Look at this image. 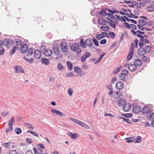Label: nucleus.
<instances>
[{
	"instance_id": "obj_1",
	"label": "nucleus",
	"mask_w": 154,
	"mask_h": 154,
	"mask_svg": "<svg viewBox=\"0 0 154 154\" xmlns=\"http://www.w3.org/2000/svg\"><path fill=\"white\" fill-rule=\"evenodd\" d=\"M80 46L83 49L86 48V45L89 47L90 48H94V46L93 44V42L91 38H89L87 39L84 41L83 38H82L80 41Z\"/></svg>"
},
{
	"instance_id": "obj_2",
	"label": "nucleus",
	"mask_w": 154,
	"mask_h": 154,
	"mask_svg": "<svg viewBox=\"0 0 154 154\" xmlns=\"http://www.w3.org/2000/svg\"><path fill=\"white\" fill-rule=\"evenodd\" d=\"M71 48L72 51L75 52L77 54H79L82 51V49L79 48V45L77 43H75L71 45Z\"/></svg>"
},
{
	"instance_id": "obj_3",
	"label": "nucleus",
	"mask_w": 154,
	"mask_h": 154,
	"mask_svg": "<svg viewBox=\"0 0 154 154\" xmlns=\"http://www.w3.org/2000/svg\"><path fill=\"white\" fill-rule=\"evenodd\" d=\"M69 119L79 125L85 128V129H90V127L88 125L80 121L72 118H69Z\"/></svg>"
},
{
	"instance_id": "obj_4",
	"label": "nucleus",
	"mask_w": 154,
	"mask_h": 154,
	"mask_svg": "<svg viewBox=\"0 0 154 154\" xmlns=\"http://www.w3.org/2000/svg\"><path fill=\"white\" fill-rule=\"evenodd\" d=\"M42 53L47 57H50L52 53V50L50 49H46L44 46H42L41 47Z\"/></svg>"
},
{
	"instance_id": "obj_5",
	"label": "nucleus",
	"mask_w": 154,
	"mask_h": 154,
	"mask_svg": "<svg viewBox=\"0 0 154 154\" xmlns=\"http://www.w3.org/2000/svg\"><path fill=\"white\" fill-rule=\"evenodd\" d=\"M60 47L61 51L66 53L68 51V47L67 43L65 42H62L60 44Z\"/></svg>"
},
{
	"instance_id": "obj_6",
	"label": "nucleus",
	"mask_w": 154,
	"mask_h": 154,
	"mask_svg": "<svg viewBox=\"0 0 154 154\" xmlns=\"http://www.w3.org/2000/svg\"><path fill=\"white\" fill-rule=\"evenodd\" d=\"M2 44L4 46H7L9 45L11 46H13V41L11 38H5L3 39L2 41Z\"/></svg>"
},
{
	"instance_id": "obj_7",
	"label": "nucleus",
	"mask_w": 154,
	"mask_h": 154,
	"mask_svg": "<svg viewBox=\"0 0 154 154\" xmlns=\"http://www.w3.org/2000/svg\"><path fill=\"white\" fill-rule=\"evenodd\" d=\"M143 114H151L152 111L150 108L148 106H144L141 111Z\"/></svg>"
},
{
	"instance_id": "obj_8",
	"label": "nucleus",
	"mask_w": 154,
	"mask_h": 154,
	"mask_svg": "<svg viewBox=\"0 0 154 154\" xmlns=\"http://www.w3.org/2000/svg\"><path fill=\"white\" fill-rule=\"evenodd\" d=\"M15 69V72L16 73H17L19 72H21L22 73H24V71L23 69V67L20 66H18L17 65L14 66Z\"/></svg>"
},
{
	"instance_id": "obj_9",
	"label": "nucleus",
	"mask_w": 154,
	"mask_h": 154,
	"mask_svg": "<svg viewBox=\"0 0 154 154\" xmlns=\"http://www.w3.org/2000/svg\"><path fill=\"white\" fill-rule=\"evenodd\" d=\"M51 112L52 113H56L61 116H66L65 114L57 109H51Z\"/></svg>"
},
{
	"instance_id": "obj_10",
	"label": "nucleus",
	"mask_w": 154,
	"mask_h": 154,
	"mask_svg": "<svg viewBox=\"0 0 154 154\" xmlns=\"http://www.w3.org/2000/svg\"><path fill=\"white\" fill-rule=\"evenodd\" d=\"M109 22L107 20L102 18H99L98 20V23L100 25H104L106 23H109Z\"/></svg>"
},
{
	"instance_id": "obj_11",
	"label": "nucleus",
	"mask_w": 154,
	"mask_h": 154,
	"mask_svg": "<svg viewBox=\"0 0 154 154\" xmlns=\"http://www.w3.org/2000/svg\"><path fill=\"white\" fill-rule=\"evenodd\" d=\"M131 105L128 103H124L123 106V109L125 112L129 111L131 108Z\"/></svg>"
},
{
	"instance_id": "obj_12",
	"label": "nucleus",
	"mask_w": 154,
	"mask_h": 154,
	"mask_svg": "<svg viewBox=\"0 0 154 154\" xmlns=\"http://www.w3.org/2000/svg\"><path fill=\"white\" fill-rule=\"evenodd\" d=\"M15 42L17 45V50H20V46H22V42L21 40L19 38H17L15 39Z\"/></svg>"
},
{
	"instance_id": "obj_13",
	"label": "nucleus",
	"mask_w": 154,
	"mask_h": 154,
	"mask_svg": "<svg viewBox=\"0 0 154 154\" xmlns=\"http://www.w3.org/2000/svg\"><path fill=\"white\" fill-rule=\"evenodd\" d=\"M116 89L121 90L124 88V84L121 81L117 82L116 84Z\"/></svg>"
},
{
	"instance_id": "obj_14",
	"label": "nucleus",
	"mask_w": 154,
	"mask_h": 154,
	"mask_svg": "<svg viewBox=\"0 0 154 154\" xmlns=\"http://www.w3.org/2000/svg\"><path fill=\"white\" fill-rule=\"evenodd\" d=\"M41 53L40 51L37 50L35 51L34 52V56L36 59H40L41 57Z\"/></svg>"
},
{
	"instance_id": "obj_15",
	"label": "nucleus",
	"mask_w": 154,
	"mask_h": 154,
	"mask_svg": "<svg viewBox=\"0 0 154 154\" xmlns=\"http://www.w3.org/2000/svg\"><path fill=\"white\" fill-rule=\"evenodd\" d=\"M141 110V107L140 106L136 105L133 108V111L134 113H137Z\"/></svg>"
},
{
	"instance_id": "obj_16",
	"label": "nucleus",
	"mask_w": 154,
	"mask_h": 154,
	"mask_svg": "<svg viewBox=\"0 0 154 154\" xmlns=\"http://www.w3.org/2000/svg\"><path fill=\"white\" fill-rule=\"evenodd\" d=\"M90 56V54L89 52H87L83 54L81 58L82 61L84 62L86 58L89 57Z\"/></svg>"
},
{
	"instance_id": "obj_17",
	"label": "nucleus",
	"mask_w": 154,
	"mask_h": 154,
	"mask_svg": "<svg viewBox=\"0 0 154 154\" xmlns=\"http://www.w3.org/2000/svg\"><path fill=\"white\" fill-rule=\"evenodd\" d=\"M127 65H128V69L130 71H134L137 69V67L136 65L134 64H131L129 65V63L127 64Z\"/></svg>"
},
{
	"instance_id": "obj_18",
	"label": "nucleus",
	"mask_w": 154,
	"mask_h": 154,
	"mask_svg": "<svg viewBox=\"0 0 154 154\" xmlns=\"http://www.w3.org/2000/svg\"><path fill=\"white\" fill-rule=\"evenodd\" d=\"M137 53L139 55L141 56L144 55L146 52L144 48H140L138 49Z\"/></svg>"
},
{
	"instance_id": "obj_19",
	"label": "nucleus",
	"mask_w": 154,
	"mask_h": 154,
	"mask_svg": "<svg viewBox=\"0 0 154 154\" xmlns=\"http://www.w3.org/2000/svg\"><path fill=\"white\" fill-rule=\"evenodd\" d=\"M28 46L26 44H24L21 48L20 49L23 53H25L28 50Z\"/></svg>"
},
{
	"instance_id": "obj_20",
	"label": "nucleus",
	"mask_w": 154,
	"mask_h": 154,
	"mask_svg": "<svg viewBox=\"0 0 154 154\" xmlns=\"http://www.w3.org/2000/svg\"><path fill=\"white\" fill-rule=\"evenodd\" d=\"M67 134L69 136L71 137L72 139H75L78 138L77 136H78V134L77 133L73 134L71 132H68Z\"/></svg>"
},
{
	"instance_id": "obj_21",
	"label": "nucleus",
	"mask_w": 154,
	"mask_h": 154,
	"mask_svg": "<svg viewBox=\"0 0 154 154\" xmlns=\"http://www.w3.org/2000/svg\"><path fill=\"white\" fill-rule=\"evenodd\" d=\"M53 50L54 51V53L56 55H57L60 53V50L58 48L57 45H56L54 46L53 47Z\"/></svg>"
},
{
	"instance_id": "obj_22",
	"label": "nucleus",
	"mask_w": 154,
	"mask_h": 154,
	"mask_svg": "<svg viewBox=\"0 0 154 154\" xmlns=\"http://www.w3.org/2000/svg\"><path fill=\"white\" fill-rule=\"evenodd\" d=\"M134 64L136 66H141L143 63L142 62L140 59H136L134 61Z\"/></svg>"
},
{
	"instance_id": "obj_23",
	"label": "nucleus",
	"mask_w": 154,
	"mask_h": 154,
	"mask_svg": "<svg viewBox=\"0 0 154 154\" xmlns=\"http://www.w3.org/2000/svg\"><path fill=\"white\" fill-rule=\"evenodd\" d=\"M42 63L45 65H48L50 63L49 60L45 58H42L41 60Z\"/></svg>"
},
{
	"instance_id": "obj_24",
	"label": "nucleus",
	"mask_w": 154,
	"mask_h": 154,
	"mask_svg": "<svg viewBox=\"0 0 154 154\" xmlns=\"http://www.w3.org/2000/svg\"><path fill=\"white\" fill-rule=\"evenodd\" d=\"M138 24L141 26H145L146 24V20L143 19H140L138 20Z\"/></svg>"
},
{
	"instance_id": "obj_25",
	"label": "nucleus",
	"mask_w": 154,
	"mask_h": 154,
	"mask_svg": "<svg viewBox=\"0 0 154 154\" xmlns=\"http://www.w3.org/2000/svg\"><path fill=\"white\" fill-rule=\"evenodd\" d=\"M125 99L122 98L120 99L118 101V104L119 106H122L124 103L125 102Z\"/></svg>"
},
{
	"instance_id": "obj_26",
	"label": "nucleus",
	"mask_w": 154,
	"mask_h": 154,
	"mask_svg": "<svg viewBox=\"0 0 154 154\" xmlns=\"http://www.w3.org/2000/svg\"><path fill=\"white\" fill-rule=\"evenodd\" d=\"M105 53H104L100 54L98 59V60H97L94 63V64H96L97 63H99L100 61L103 57L105 55Z\"/></svg>"
},
{
	"instance_id": "obj_27",
	"label": "nucleus",
	"mask_w": 154,
	"mask_h": 154,
	"mask_svg": "<svg viewBox=\"0 0 154 154\" xmlns=\"http://www.w3.org/2000/svg\"><path fill=\"white\" fill-rule=\"evenodd\" d=\"M74 70L77 73H79L82 72V69L79 66H76L74 67Z\"/></svg>"
},
{
	"instance_id": "obj_28",
	"label": "nucleus",
	"mask_w": 154,
	"mask_h": 154,
	"mask_svg": "<svg viewBox=\"0 0 154 154\" xmlns=\"http://www.w3.org/2000/svg\"><path fill=\"white\" fill-rule=\"evenodd\" d=\"M146 53H148L150 52L151 50V48L150 45H148L145 47L144 48Z\"/></svg>"
},
{
	"instance_id": "obj_29",
	"label": "nucleus",
	"mask_w": 154,
	"mask_h": 154,
	"mask_svg": "<svg viewBox=\"0 0 154 154\" xmlns=\"http://www.w3.org/2000/svg\"><path fill=\"white\" fill-rule=\"evenodd\" d=\"M133 53L129 52V53L127 57V60H129L133 57Z\"/></svg>"
},
{
	"instance_id": "obj_30",
	"label": "nucleus",
	"mask_w": 154,
	"mask_h": 154,
	"mask_svg": "<svg viewBox=\"0 0 154 154\" xmlns=\"http://www.w3.org/2000/svg\"><path fill=\"white\" fill-rule=\"evenodd\" d=\"M23 59L29 63H32L33 61V59L32 58L29 59L25 57H24Z\"/></svg>"
},
{
	"instance_id": "obj_31",
	"label": "nucleus",
	"mask_w": 154,
	"mask_h": 154,
	"mask_svg": "<svg viewBox=\"0 0 154 154\" xmlns=\"http://www.w3.org/2000/svg\"><path fill=\"white\" fill-rule=\"evenodd\" d=\"M131 5H128V6L129 7L134 8L135 5H138V3L135 1H132L131 4Z\"/></svg>"
},
{
	"instance_id": "obj_32",
	"label": "nucleus",
	"mask_w": 154,
	"mask_h": 154,
	"mask_svg": "<svg viewBox=\"0 0 154 154\" xmlns=\"http://www.w3.org/2000/svg\"><path fill=\"white\" fill-rule=\"evenodd\" d=\"M100 28L105 32H108L109 31V26H102Z\"/></svg>"
},
{
	"instance_id": "obj_33",
	"label": "nucleus",
	"mask_w": 154,
	"mask_h": 154,
	"mask_svg": "<svg viewBox=\"0 0 154 154\" xmlns=\"http://www.w3.org/2000/svg\"><path fill=\"white\" fill-rule=\"evenodd\" d=\"M126 75L123 74V73H120L119 75V79L120 80L123 81H125L126 80V78L125 76Z\"/></svg>"
},
{
	"instance_id": "obj_34",
	"label": "nucleus",
	"mask_w": 154,
	"mask_h": 154,
	"mask_svg": "<svg viewBox=\"0 0 154 154\" xmlns=\"http://www.w3.org/2000/svg\"><path fill=\"white\" fill-rule=\"evenodd\" d=\"M68 67L69 70H71L72 69L73 65L70 62L68 61L66 62Z\"/></svg>"
},
{
	"instance_id": "obj_35",
	"label": "nucleus",
	"mask_w": 154,
	"mask_h": 154,
	"mask_svg": "<svg viewBox=\"0 0 154 154\" xmlns=\"http://www.w3.org/2000/svg\"><path fill=\"white\" fill-rule=\"evenodd\" d=\"M154 8L151 5L148 6L146 8V10L149 12H151L152 11Z\"/></svg>"
},
{
	"instance_id": "obj_36",
	"label": "nucleus",
	"mask_w": 154,
	"mask_h": 154,
	"mask_svg": "<svg viewBox=\"0 0 154 154\" xmlns=\"http://www.w3.org/2000/svg\"><path fill=\"white\" fill-rule=\"evenodd\" d=\"M142 137L139 136L137 137L136 138V140L135 143H140L142 141Z\"/></svg>"
},
{
	"instance_id": "obj_37",
	"label": "nucleus",
	"mask_w": 154,
	"mask_h": 154,
	"mask_svg": "<svg viewBox=\"0 0 154 154\" xmlns=\"http://www.w3.org/2000/svg\"><path fill=\"white\" fill-rule=\"evenodd\" d=\"M133 115L132 113H125L123 114L122 115V116H124L126 118H129L132 116Z\"/></svg>"
},
{
	"instance_id": "obj_38",
	"label": "nucleus",
	"mask_w": 154,
	"mask_h": 154,
	"mask_svg": "<svg viewBox=\"0 0 154 154\" xmlns=\"http://www.w3.org/2000/svg\"><path fill=\"white\" fill-rule=\"evenodd\" d=\"M15 132L17 134H20L22 132V130L21 129L19 128H17L15 129Z\"/></svg>"
},
{
	"instance_id": "obj_39",
	"label": "nucleus",
	"mask_w": 154,
	"mask_h": 154,
	"mask_svg": "<svg viewBox=\"0 0 154 154\" xmlns=\"http://www.w3.org/2000/svg\"><path fill=\"white\" fill-rule=\"evenodd\" d=\"M96 38L98 40H100L103 38V37L102 36V34H98L96 35Z\"/></svg>"
},
{
	"instance_id": "obj_40",
	"label": "nucleus",
	"mask_w": 154,
	"mask_h": 154,
	"mask_svg": "<svg viewBox=\"0 0 154 154\" xmlns=\"http://www.w3.org/2000/svg\"><path fill=\"white\" fill-rule=\"evenodd\" d=\"M14 121V117H13L11 118L8 123V125L12 126L13 125V123Z\"/></svg>"
},
{
	"instance_id": "obj_41",
	"label": "nucleus",
	"mask_w": 154,
	"mask_h": 154,
	"mask_svg": "<svg viewBox=\"0 0 154 154\" xmlns=\"http://www.w3.org/2000/svg\"><path fill=\"white\" fill-rule=\"evenodd\" d=\"M134 12L136 15H138L140 13V11L137 9H134Z\"/></svg>"
},
{
	"instance_id": "obj_42",
	"label": "nucleus",
	"mask_w": 154,
	"mask_h": 154,
	"mask_svg": "<svg viewBox=\"0 0 154 154\" xmlns=\"http://www.w3.org/2000/svg\"><path fill=\"white\" fill-rule=\"evenodd\" d=\"M134 44L133 43H131V45L130 46V49L129 50V52H131L133 53L134 49Z\"/></svg>"
},
{
	"instance_id": "obj_43",
	"label": "nucleus",
	"mask_w": 154,
	"mask_h": 154,
	"mask_svg": "<svg viewBox=\"0 0 154 154\" xmlns=\"http://www.w3.org/2000/svg\"><path fill=\"white\" fill-rule=\"evenodd\" d=\"M122 72L121 73H123V74L126 75L128 73V71L126 69H124L122 71Z\"/></svg>"
},
{
	"instance_id": "obj_44",
	"label": "nucleus",
	"mask_w": 154,
	"mask_h": 154,
	"mask_svg": "<svg viewBox=\"0 0 154 154\" xmlns=\"http://www.w3.org/2000/svg\"><path fill=\"white\" fill-rule=\"evenodd\" d=\"M125 140H126V142L128 143H131L134 141V140L132 139V138H126L125 139Z\"/></svg>"
},
{
	"instance_id": "obj_45",
	"label": "nucleus",
	"mask_w": 154,
	"mask_h": 154,
	"mask_svg": "<svg viewBox=\"0 0 154 154\" xmlns=\"http://www.w3.org/2000/svg\"><path fill=\"white\" fill-rule=\"evenodd\" d=\"M57 68L59 70H61L63 69V66L61 63H59L57 66Z\"/></svg>"
},
{
	"instance_id": "obj_46",
	"label": "nucleus",
	"mask_w": 154,
	"mask_h": 154,
	"mask_svg": "<svg viewBox=\"0 0 154 154\" xmlns=\"http://www.w3.org/2000/svg\"><path fill=\"white\" fill-rule=\"evenodd\" d=\"M93 40L94 45L96 46L99 45V43L98 41L94 38H93Z\"/></svg>"
},
{
	"instance_id": "obj_47",
	"label": "nucleus",
	"mask_w": 154,
	"mask_h": 154,
	"mask_svg": "<svg viewBox=\"0 0 154 154\" xmlns=\"http://www.w3.org/2000/svg\"><path fill=\"white\" fill-rule=\"evenodd\" d=\"M74 74L72 72H71L69 73H67L66 76L67 77H72L74 76Z\"/></svg>"
},
{
	"instance_id": "obj_48",
	"label": "nucleus",
	"mask_w": 154,
	"mask_h": 154,
	"mask_svg": "<svg viewBox=\"0 0 154 154\" xmlns=\"http://www.w3.org/2000/svg\"><path fill=\"white\" fill-rule=\"evenodd\" d=\"M109 35L111 38H113L115 36V33L112 32H109Z\"/></svg>"
},
{
	"instance_id": "obj_49",
	"label": "nucleus",
	"mask_w": 154,
	"mask_h": 154,
	"mask_svg": "<svg viewBox=\"0 0 154 154\" xmlns=\"http://www.w3.org/2000/svg\"><path fill=\"white\" fill-rule=\"evenodd\" d=\"M137 26L140 30L143 31L145 30L144 27H143L144 26H141V25L138 24L137 25Z\"/></svg>"
},
{
	"instance_id": "obj_50",
	"label": "nucleus",
	"mask_w": 154,
	"mask_h": 154,
	"mask_svg": "<svg viewBox=\"0 0 154 154\" xmlns=\"http://www.w3.org/2000/svg\"><path fill=\"white\" fill-rule=\"evenodd\" d=\"M17 48L16 47H14L10 51V54L11 55L13 54L15 52L16 49Z\"/></svg>"
},
{
	"instance_id": "obj_51",
	"label": "nucleus",
	"mask_w": 154,
	"mask_h": 154,
	"mask_svg": "<svg viewBox=\"0 0 154 154\" xmlns=\"http://www.w3.org/2000/svg\"><path fill=\"white\" fill-rule=\"evenodd\" d=\"M109 24L112 28L113 29L115 28L116 25L113 22V23L110 22V23H109Z\"/></svg>"
},
{
	"instance_id": "obj_52",
	"label": "nucleus",
	"mask_w": 154,
	"mask_h": 154,
	"mask_svg": "<svg viewBox=\"0 0 154 154\" xmlns=\"http://www.w3.org/2000/svg\"><path fill=\"white\" fill-rule=\"evenodd\" d=\"M100 14L102 16H106L107 15V13L104 11H101L99 12Z\"/></svg>"
},
{
	"instance_id": "obj_53",
	"label": "nucleus",
	"mask_w": 154,
	"mask_h": 154,
	"mask_svg": "<svg viewBox=\"0 0 154 154\" xmlns=\"http://www.w3.org/2000/svg\"><path fill=\"white\" fill-rule=\"evenodd\" d=\"M13 130L12 126H9V128H8L6 130V131L7 134L8 132L11 131Z\"/></svg>"
},
{
	"instance_id": "obj_54",
	"label": "nucleus",
	"mask_w": 154,
	"mask_h": 154,
	"mask_svg": "<svg viewBox=\"0 0 154 154\" xmlns=\"http://www.w3.org/2000/svg\"><path fill=\"white\" fill-rule=\"evenodd\" d=\"M107 15H108L109 17L110 18L112 19H113L115 18L114 16L112 14L109 13H107Z\"/></svg>"
},
{
	"instance_id": "obj_55",
	"label": "nucleus",
	"mask_w": 154,
	"mask_h": 154,
	"mask_svg": "<svg viewBox=\"0 0 154 154\" xmlns=\"http://www.w3.org/2000/svg\"><path fill=\"white\" fill-rule=\"evenodd\" d=\"M130 28H132L133 29L136 30L137 29V26L134 24H130Z\"/></svg>"
},
{
	"instance_id": "obj_56",
	"label": "nucleus",
	"mask_w": 154,
	"mask_h": 154,
	"mask_svg": "<svg viewBox=\"0 0 154 154\" xmlns=\"http://www.w3.org/2000/svg\"><path fill=\"white\" fill-rule=\"evenodd\" d=\"M114 94V97L115 98H117L118 97H119L120 95V92H116Z\"/></svg>"
},
{
	"instance_id": "obj_57",
	"label": "nucleus",
	"mask_w": 154,
	"mask_h": 154,
	"mask_svg": "<svg viewBox=\"0 0 154 154\" xmlns=\"http://www.w3.org/2000/svg\"><path fill=\"white\" fill-rule=\"evenodd\" d=\"M10 142H8V143H4L3 144V146L5 148H8L9 144H10Z\"/></svg>"
},
{
	"instance_id": "obj_58",
	"label": "nucleus",
	"mask_w": 154,
	"mask_h": 154,
	"mask_svg": "<svg viewBox=\"0 0 154 154\" xmlns=\"http://www.w3.org/2000/svg\"><path fill=\"white\" fill-rule=\"evenodd\" d=\"M102 36L103 37V38L105 37H109L108 34L107 32H102Z\"/></svg>"
},
{
	"instance_id": "obj_59",
	"label": "nucleus",
	"mask_w": 154,
	"mask_h": 154,
	"mask_svg": "<svg viewBox=\"0 0 154 154\" xmlns=\"http://www.w3.org/2000/svg\"><path fill=\"white\" fill-rule=\"evenodd\" d=\"M107 40L106 39H104L102 40L100 42V43L101 44H105L106 43Z\"/></svg>"
},
{
	"instance_id": "obj_60",
	"label": "nucleus",
	"mask_w": 154,
	"mask_h": 154,
	"mask_svg": "<svg viewBox=\"0 0 154 154\" xmlns=\"http://www.w3.org/2000/svg\"><path fill=\"white\" fill-rule=\"evenodd\" d=\"M121 69V68H120L119 67H118L116 69H115V70H114L113 72V74H115L116 73H117V72H119L120 70V69Z\"/></svg>"
},
{
	"instance_id": "obj_61",
	"label": "nucleus",
	"mask_w": 154,
	"mask_h": 154,
	"mask_svg": "<svg viewBox=\"0 0 154 154\" xmlns=\"http://www.w3.org/2000/svg\"><path fill=\"white\" fill-rule=\"evenodd\" d=\"M68 92L69 94V95L71 96L72 94L73 90L72 89L69 88L68 90Z\"/></svg>"
},
{
	"instance_id": "obj_62",
	"label": "nucleus",
	"mask_w": 154,
	"mask_h": 154,
	"mask_svg": "<svg viewBox=\"0 0 154 154\" xmlns=\"http://www.w3.org/2000/svg\"><path fill=\"white\" fill-rule=\"evenodd\" d=\"M125 26L128 29H130V24L129 25L128 23L127 22H125L124 23Z\"/></svg>"
},
{
	"instance_id": "obj_63",
	"label": "nucleus",
	"mask_w": 154,
	"mask_h": 154,
	"mask_svg": "<svg viewBox=\"0 0 154 154\" xmlns=\"http://www.w3.org/2000/svg\"><path fill=\"white\" fill-rule=\"evenodd\" d=\"M146 117L147 118H151V117L154 118V112L152 113V114L150 115H148L147 114Z\"/></svg>"
},
{
	"instance_id": "obj_64",
	"label": "nucleus",
	"mask_w": 154,
	"mask_h": 154,
	"mask_svg": "<svg viewBox=\"0 0 154 154\" xmlns=\"http://www.w3.org/2000/svg\"><path fill=\"white\" fill-rule=\"evenodd\" d=\"M9 154H18L17 153L15 150H11L9 152Z\"/></svg>"
}]
</instances>
